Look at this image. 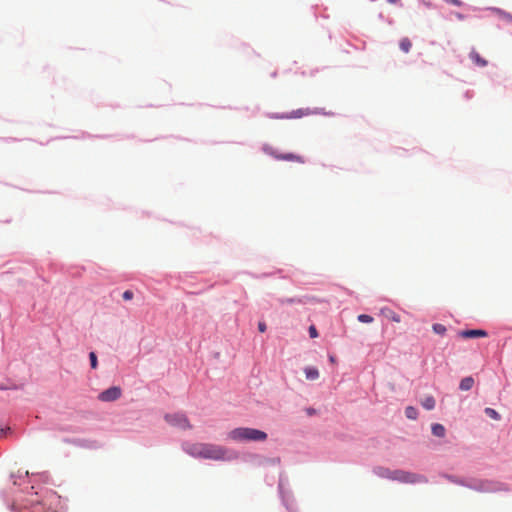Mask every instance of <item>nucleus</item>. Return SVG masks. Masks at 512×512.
I'll list each match as a JSON object with an SVG mask.
<instances>
[{
    "mask_svg": "<svg viewBox=\"0 0 512 512\" xmlns=\"http://www.w3.org/2000/svg\"><path fill=\"white\" fill-rule=\"evenodd\" d=\"M421 405L426 410H433L435 407V399L433 396H427L421 401Z\"/></svg>",
    "mask_w": 512,
    "mask_h": 512,
    "instance_id": "nucleus-14",
    "label": "nucleus"
},
{
    "mask_svg": "<svg viewBox=\"0 0 512 512\" xmlns=\"http://www.w3.org/2000/svg\"><path fill=\"white\" fill-rule=\"evenodd\" d=\"M304 373L307 380H316L319 376L318 369L316 367H306Z\"/></svg>",
    "mask_w": 512,
    "mask_h": 512,
    "instance_id": "nucleus-12",
    "label": "nucleus"
},
{
    "mask_svg": "<svg viewBox=\"0 0 512 512\" xmlns=\"http://www.w3.org/2000/svg\"><path fill=\"white\" fill-rule=\"evenodd\" d=\"M89 359H90L91 368L96 369L97 364H98L96 354L94 352H90Z\"/></svg>",
    "mask_w": 512,
    "mask_h": 512,
    "instance_id": "nucleus-20",
    "label": "nucleus"
},
{
    "mask_svg": "<svg viewBox=\"0 0 512 512\" xmlns=\"http://www.w3.org/2000/svg\"><path fill=\"white\" fill-rule=\"evenodd\" d=\"M185 452L194 458L210 459V460H226L227 449L223 446L211 443H192L187 444L184 448Z\"/></svg>",
    "mask_w": 512,
    "mask_h": 512,
    "instance_id": "nucleus-1",
    "label": "nucleus"
},
{
    "mask_svg": "<svg viewBox=\"0 0 512 512\" xmlns=\"http://www.w3.org/2000/svg\"><path fill=\"white\" fill-rule=\"evenodd\" d=\"M358 320L363 323H370L373 321V318L370 315L367 314H360L358 316Z\"/></svg>",
    "mask_w": 512,
    "mask_h": 512,
    "instance_id": "nucleus-21",
    "label": "nucleus"
},
{
    "mask_svg": "<svg viewBox=\"0 0 512 512\" xmlns=\"http://www.w3.org/2000/svg\"><path fill=\"white\" fill-rule=\"evenodd\" d=\"M227 437L229 440L235 442H262L267 439V434L264 431L254 428L239 427L231 430Z\"/></svg>",
    "mask_w": 512,
    "mask_h": 512,
    "instance_id": "nucleus-2",
    "label": "nucleus"
},
{
    "mask_svg": "<svg viewBox=\"0 0 512 512\" xmlns=\"http://www.w3.org/2000/svg\"><path fill=\"white\" fill-rule=\"evenodd\" d=\"M387 1H388L389 3H391V4H396V3H398V2H399V0H387Z\"/></svg>",
    "mask_w": 512,
    "mask_h": 512,
    "instance_id": "nucleus-30",
    "label": "nucleus"
},
{
    "mask_svg": "<svg viewBox=\"0 0 512 512\" xmlns=\"http://www.w3.org/2000/svg\"><path fill=\"white\" fill-rule=\"evenodd\" d=\"M485 414H486L488 417H490V418H492V419H494V420H499V419H500V415H499V413H498L496 410H494L493 408H489V407H488V408H486V409H485Z\"/></svg>",
    "mask_w": 512,
    "mask_h": 512,
    "instance_id": "nucleus-18",
    "label": "nucleus"
},
{
    "mask_svg": "<svg viewBox=\"0 0 512 512\" xmlns=\"http://www.w3.org/2000/svg\"><path fill=\"white\" fill-rule=\"evenodd\" d=\"M455 16H456L459 20H463V19H464V15H462L461 13H455Z\"/></svg>",
    "mask_w": 512,
    "mask_h": 512,
    "instance_id": "nucleus-28",
    "label": "nucleus"
},
{
    "mask_svg": "<svg viewBox=\"0 0 512 512\" xmlns=\"http://www.w3.org/2000/svg\"><path fill=\"white\" fill-rule=\"evenodd\" d=\"M303 115L302 110L293 111L292 114L289 116L290 118H298Z\"/></svg>",
    "mask_w": 512,
    "mask_h": 512,
    "instance_id": "nucleus-24",
    "label": "nucleus"
},
{
    "mask_svg": "<svg viewBox=\"0 0 512 512\" xmlns=\"http://www.w3.org/2000/svg\"><path fill=\"white\" fill-rule=\"evenodd\" d=\"M399 47L404 53H408L412 47V43L407 37H405L400 40Z\"/></svg>",
    "mask_w": 512,
    "mask_h": 512,
    "instance_id": "nucleus-16",
    "label": "nucleus"
},
{
    "mask_svg": "<svg viewBox=\"0 0 512 512\" xmlns=\"http://www.w3.org/2000/svg\"><path fill=\"white\" fill-rule=\"evenodd\" d=\"M432 434L436 437H444L445 436V427L442 424H433L432 425Z\"/></svg>",
    "mask_w": 512,
    "mask_h": 512,
    "instance_id": "nucleus-13",
    "label": "nucleus"
},
{
    "mask_svg": "<svg viewBox=\"0 0 512 512\" xmlns=\"http://www.w3.org/2000/svg\"><path fill=\"white\" fill-rule=\"evenodd\" d=\"M330 361L334 362V357L333 356H330Z\"/></svg>",
    "mask_w": 512,
    "mask_h": 512,
    "instance_id": "nucleus-31",
    "label": "nucleus"
},
{
    "mask_svg": "<svg viewBox=\"0 0 512 512\" xmlns=\"http://www.w3.org/2000/svg\"><path fill=\"white\" fill-rule=\"evenodd\" d=\"M474 385V379L471 376L465 377L460 381L459 388L462 391H468L472 389Z\"/></svg>",
    "mask_w": 512,
    "mask_h": 512,
    "instance_id": "nucleus-11",
    "label": "nucleus"
},
{
    "mask_svg": "<svg viewBox=\"0 0 512 512\" xmlns=\"http://www.w3.org/2000/svg\"><path fill=\"white\" fill-rule=\"evenodd\" d=\"M315 412L316 411L314 409H307V414L308 415H313V414H315Z\"/></svg>",
    "mask_w": 512,
    "mask_h": 512,
    "instance_id": "nucleus-29",
    "label": "nucleus"
},
{
    "mask_svg": "<svg viewBox=\"0 0 512 512\" xmlns=\"http://www.w3.org/2000/svg\"><path fill=\"white\" fill-rule=\"evenodd\" d=\"M470 59L472 60V62L477 65V66H480V67H485L487 65V61L485 59H483L480 54L475 51V50H472L470 52V55H469Z\"/></svg>",
    "mask_w": 512,
    "mask_h": 512,
    "instance_id": "nucleus-10",
    "label": "nucleus"
},
{
    "mask_svg": "<svg viewBox=\"0 0 512 512\" xmlns=\"http://www.w3.org/2000/svg\"><path fill=\"white\" fill-rule=\"evenodd\" d=\"M122 297L124 300L129 301V300L133 299L134 293L131 290H126L122 294Z\"/></svg>",
    "mask_w": 512,
    "mask_h": 512,
    "instance_id": "nucleus-22",
    "label": "nucleus"
},
{
    "mask_svg": "<svg viewBox=\"0 0 512 512\" xmlns=\"http://www.w3.org/2000/svg\"><path fill=\"white\" fill-rule=\"evenodd\" d=\"M405 415L408 419L415 420V419H417L418 411L415 407L408 406L405 409Z\"/></svg>",
    "mask_w": 512,
    "mask_h": 512,
    "instance_id": "nucleus-17",
    "label": "nucleus"
},
{
    "mask_svg": "<svg viewBox=\"0 0 512 512\" xmlns=\"http://www.w3.org/2000/svg\"><path fill=\"white\" fill-rule=\"evenodd\" d=\"M444 1L449 4H452L454 6H458V7L462 5V2L460 0H444Z\"/></svg>",
    "mask_w": 512,
    "mask_h": 512,
    "instance_id": "nucleus-25",
    "label": "nucleus"
},
{
    "mask_svg": "<svg viewBox=\"0 0 512 512\" xmlns=\"http://www.w3.org/2000/svg\"><path fill=\"white\" fill-rule=\"evenodd\" d=\"M266 329H267V326H266V324H265L264 322H259V323H258V330H259L260 332H262V333H263V332H265V331H266Z\"/></svg>",
    "mask_w": 512,
    "mask_h": 512,
    "instance_id": "nucleus-26",
    "label": "nucleus"
},
{
    "mask_svg": "<svg viewBox=\"0 0 512 512\" xmlns=\"http://www.w3.org/2000/svg\"><path fill=\"white\" fill-rule=\"evenodd\" d=\"M122 395V390L118 386L110 387L98 395V399L102 402H112L119 399Z\"/></svg>",
    "mask_w": 512,
    "mask_h": 512,
    "instance_id": "nucleus-6",
    "label": "nucleus"
},
{
    "mask_svg": "<svg viewBox=\"0 0 512 512\" xmlns=\"http://www.w3.org/2000/svg\"><path fill=\"white\" fill-rule=\"evenodd\" d=\"M271 154L274 156V158H276L278 160L303 162L300 156L295 155L293 153H286V154L271 153Z\"/></svg>",
    "mask_w": 512,
    "mask_h": 512,
    "instance_id": "nucleus-8",
    "label": "nucleus"
},
{
    "mask_svg": "<svg viewBox=\"0 0 512 512\" xmlns=\"http://www.w3.org/2000/svg\"><path fill=\"white\" fill-rule=\"evenodd\" d=\"M393 474V480L402 483L414 484L427 481L426 478L422 475L411 473L404 470H394Z\"/></svg>",
    "mask_w": 512,
    "mask_h": 512,
    "instance_id": "nucleus-4",
    "label": "nucleus"
},
{
    "mask_svg": "<svg viewBox=\"0 0 512 512\" xmlns=\"http://www.w3.org/2000/svg\"><path fill=\"white\" fill-rule=\"evenodd\" d=\"M448 479L456 484L467 486L468 483H464L462 480L454 479L453 477H448Z\"/></svg>",
    "mask_w": 512,
    "mask_h": 512,
    "instance_id": "nucleus-27",
    "label": "nucleus"
},
{
    "mask_svg": "<svg viewBox=\"0 0 512 512\" xmlns=\"http://www.w3.org/2000/svg\"><path fill=\"white\" fill-rule=\"evenodd\" d=\"M459 336L465 339L486 337L487 332L482 329L462 330L459 332Z\"/></svg>",
    "mask_w": 512,
    "mask_h": 512,
    "instance_id": "nucleus-7",
    "label": "nucleus"
},
{
    "mask_svg": "<svg viewBox=\"0 0 512 512\" xmlns=\"http://www.w3.org/2000/svg\"><path fill=\"white\" fill-rule=\"evenodd\" d=\"M165 420L172 426L180 428L182 430L191 429L192 426L185 414H167Z\"/></svg>",
    "mask_w": 512,
    "mask_h": 512,
    "instance_id": "nucleus-5",
    "label": "nucleus"
},
{
    "mask_svg": "<svg viewBox=\"0 0 512 512\" xmlns=\"http://www.w3.org/2000/svg\"><path fill=\"white\" fill-rule=\"evenodd\" d=\"M467 487L482 493H493L506 490L504 484L492 480H473Z\"/></svg>",
    "mask_w": 512,
    "mask_h": 512,
    "instance_id": "nucleus-3",
    "label": "nucleus"
},
{
    "mask_svg": "<svg viewBox=\"0 0 512 512\" xmlns=\"http://www.w3.org/2000/svg\"><path fill=\"white\" fill-rule=\"evenodd\" d=\"M507 18L512 21V16L508 15Z\"/></svg>",
    "mask_w": 512,
    "mask_h": 512,
    "instance_id": "nucleus-32",
    "label": "nucleus"
},
{
    "mask_svg": "<svg viewBox=\"0 0 512 512\" xmlns=\"http://www.w3.org/2000/svg\"><path fill=\"white\" fill-rule=\"evenodd\" d=\"M432 329L436 334H439V335H444L446 332V327L439 323L434 324Z\"/></svg>",
    "mask_w": 512,
    "mask_h": 512,
    "instance_id": "nucleus-19",
    "label": "nucleus"
},
{
    "mask_svg": "<svg viewBox=\"0 0 512 512\" xmlns=\"http://www.w3.org/2000/svg\"><path fill=\"white\" fill-rule=\"evenodd\" d=\"M309 335L311 338H316L318 336V331L315 325H311L309 327Z\"/></svg>",
    "mask_w": 512,
    "mask_h": 512,
    "instance_id": "nucleus-23",
    "label": "nucleus"
},
{
    "mask_svg": "<svg viewBox=\"0 0 512 512\" xmlns=\"http://www.w3.org/2000/svg\"><path fill=\"white\" fill-rule=\"evenodd\" d=\"M393 471L394 470H390L388 468H385V467H376L374 469V473L381 477V478H387V479H390V480H393Z\"/></svg>",
    "mask_w": 512,
    "mask_h": 512,
    "instance_id": "nucleus-9",
    "label": "nucleus"
},
{
    "mask_svg": "<svg viewBox=\"0 0 512 512\" xmlns=\"http://www.w3.org/2000/svg\"><path fill=\"white\" fill-rule=\"evenodd\" d=\"M382 313L393 322L399 323L401 321L400 316L390 309H383Z\"/></svg>",
    "mask_w": 512,
    "mask_h": 512,
    "instance_id": "nucleus-15",
    "label": "nucleus"
}]
</instances>
